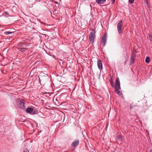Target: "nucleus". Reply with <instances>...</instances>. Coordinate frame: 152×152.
Returning <instances> with one entry per match:
<instances>
[{
    "mask_svg": "<svg viewBox=\"0 0 152 152\" xmlns=\"http://www.w3.org/2000/svg\"><path fill=\"white\" fill-rule=\"evenodd\" d=\"M115 86V92L119 95H122V93L119 91V90L121 89V88L120 87V80L118 77H117L116 78Z\"/></svg>",
    "mask_w": 152,
    "mask_h": 152,
    "instance_id": "f257e3e1",
    "label": "nucleus"
},
{
    "mask_svg": "<svg viewBox=\"0 0 152 152\" xmlns=\"http://www.w3.org/2000/svg\"><path fill=\"white\" fill-rule=\"evenodd\" d=\"M91 32L89 35V39L91 42L93 44L94 41V40L95 38V31L93 29L91 30Z\"/></svg>",
    "mask_w": 152,
    "mask_h": 152,
    "instance_id": "f03ea898",
    "label": "nucleus"
},
{
    "mask_svg": "<svg viewBox=\"0 0 152 152\" xmlns=\"http://www.w3.org/2000/svg\"><path fill=\"white\" fill-rule=\"evenodd\" d=\"M107 39V34L106 33H105L104 34L102 38V40L101 42V44L103 46H104L105 45Z\"/></svg>",
    "mask_w": 152,
    "mask_h": 152,
    "instance_id": "7ed1b4c3",
    "label": "nucleus"
},
{
    "mask_svg": "<svg viewBox=\"0 0 152 152\" xmlns=\"http://www.w3.org/2000/svg\"><path fill=\"white\" fill-rule=\"evenodd\" d=\"M122 24V21H121L118 24V30L119 34H121V33Z\"/></svg>",
    "mask_w": 152,
    "mask_h": 152,
    "instance_id": "20e7f679",
    "label": "nucleus"
},
{
    "mask_svg": "<svg viewBox=\"0 0 152 152\" xmlns=\"http://www.w3.org/2000/svg\"><path fill=\"white\" fill-rule=\"evenodd\" d=\"M97 65L99 69L101 70L102 69V61L100 60L98 61L97 62Z\"/></svg>",
    "mask_w": 152,
    "mask_h": 152,
    "instance_id": "39448f33",
    "label": "nucleus"
},
{
    "mask_svg": "<svg viewBox=\"0 0 152 152\" xmlns=\"http://www.w3.org/2000/svg\"><path fill=\"white\" fill-rule=\"evenodd\" d=\"M24 101V100L22 99H21L19 101L20 107L22 109H24L25 108Z\"/></svg>",
    "mask_w": 152,
    "mask_h": 152,
    "instance_id": "423d86ee",
    "label": "nucleus"
},
{
    "mask_svg": "<svg viewBox=\"0 0 152 152\" xmlns=\"http://www.w3.org/2000/svg\"><path fill=\"white\" fill-rule=\"evenodd\" d=\"M79 143V140H76L72 142L71 144V145L73 147H76Z\"/></svg>",
    "mask_w": 152,
    "mask_h": 152,
    "instance_id": "0eeeda50",
    "label": "nucleus"
},
{
    "mask_svg": "<svg viewBox=\"0 0 152 152\" xmlns=\"http://www.w3.org/2000/svg\"><path fill=\"white\" fill-rule=\"evenodd\" d=\"M33 111H34V108L31 107L28 108L26 110V112L27 113H30L31 115Z\"/></svg>",
    "mask_w": 152,
    "mask_h": 152,
    "instance_id": "6e6552de",
    "label": "nucleus"
},
{
    "mask_svg": "<svg viewBox=\"0 0 152 152\" xmlns=\"http://www.w3.org/2000/svg\"><path fill=\"white\" fill-rule=\"evenodd\" d=\"M134 56L133 55L131 56L130 58V64H132L134 62Z\"/></svg>",
    "mask_w": 152,
    "mask_h": 152,
    "instance_id": "1a4fd4ad",
    "label": "nucleus"
},
{
    "mask_svg": "<svg viewBox=\"0 0 152 152\" xmlns=\"http://www.w3.org/2000/svg\"><path fill=\"white\" fill-rule=\"evenodd\" d=\"M106 1V0H96V1L99 4H102Z\"/></svg>",
    "mask_w": 152,
    "mask_h": 152,
    "instance_id": "9d476101",
    "label": "nucleus"
},
{
    "mask_svg": "<svg viewBox=\"0 0 152 152\" xmlns=\"http://www.w3.org/2000/svg\"><path fill=\"white\" fill-rule=\"evenodd\" d=\"M38 113V111L37 109H34V111H33L32 112V115L37 114Z\"/></svg>",
    "mask_w": 152,
    "mask_h": 152,
    "instance_id": "9b49d317",
    "label": "nucleus"
},
{
    "mask_svg": "<svg viewBox=\"0 0 152 152\" xmlns=\"http://www.w3.org/2000/svg\"><path fill=\"white\" fill-rule=\"evenodd\" d=\"M18 50L22 52H24L26 49L25 48H18Z\"/></svg>",
    "mask_w": 152,
    "mask_h": 152,
    "instance_id": "f8f14e48",
    "label": "nucleus"
},
{
    "mask_svg": "<svg viewBox=\"0 0 152 152\" xmlns=\"http://www.w3.org/2000/svg\"><path fill=\"white\" fill-rule=\"evenodd\" d=\"M145 61L147 63H149L150 61V58L149 57H147L146 58Z\"/></svg>",
    "mask_w": 152,
    "mask_h": 152,
    "instance_id": "ddd939ff",
    "label": "nucleus"
},
{
    "mask_svg": "<svg viewBox=\"0 0 152 152\" xmlns=\"http://www.w3.org/2000/svg\"><path fill=\"white\" fill-rule=\"evenodd\" d=\"M122 139V137L120 135L116 137V140H121Z\"/></svg>",
    "mask_w": 152,
    "mask_h": 152,
    "instance_id": "4468645a",
    "label": "nucleus"
},
{
    "mask_svg": "<svg viewBox=\"0 0 152 152\" xmlns=\"http://www.w3.org/2000/svg\"><path fill=\"white\" fill-rule=\"evenodd\" d=\"M110 84H111V86L113 87H114V82H113L112 79H111V80L110 81Z\"/></svg>",
    "mask_w": 152,
    "mask_h": 152,
    "instance_id": "2eb2a0df",
    "label": "nucleus"
},
{
    "mask_svg": "<svg viewBox=\"0 0 152 152\" xmlns=\"http://www.w3.org/2000/svg\"><path fill=\"white\" fill-rule=\"evenodd\" d=\"M13 32H10L9 31H6L5 32L4 34L6 35H8L10 34H12Z\"/></svg>",
    "mask_w": 152,
    "mask_h": 152,
    "instance_id": "dca6fc26",
    "label": "nucleus"
},
{
    "mask_svg": "<svg viewBox=\"0 0 152 152\" xmlns=\"http://www.w3.org/2000/svg\"><path fill=\"white\" fill-rule=\"evenodd\" d=\"M134 0H129V3L130 4H132L134 3Z\"/></svg>",
    "mask_w": 152,
    "mask_h": 152,
    "instance_id": "f3484780",
    "label": "nucleus"
},
{
    "mask_svg": "<svg viewBox=\"0 0 152 152\" xmlns=\"http://www.w3.org/2000/svg\"><path fill=\"white\" fill-rule=\"evenodd\" d=\"M149 38L151 41H152V36L150 35H149Z\"/></svg>",
    "mask_w": 152,
    "mask_h": 152,
    "instance_id": "a211bd4d",
    "label": "nucleus"
},
{
    "mask_svg": "<svg viewBox=\"0 0 152 152\" xmlns=\"http://www.w3.org/2000/svg\"><path fill=\"white\" fill-rule=\"evenodd\" d=\"M4 13L6 14L7 15H9V13L7 12H4Z\"/></svg>",
    "mask_w": 152,
    "mask_h": 152,
    "instance_id": "6ab92c4d",
    "label": "nucleus"
},
{
    "mask_svg": "<svg viewBox=\"0 0 152 152\" xmlns=\"http://www.w3.org/2000/svg\"><path fill=\"white\" fill-rule=\"evenodd\" d=\"M111 1H112V4H114L115 2V0H111Z\"/></svg>",
    "mask_w": 152,
    "mask_h": 152,
    "instance_id": "aec40b11",
    "label": "nucleus"
},
{
    "mask_svg": "<svg viewBox=\"0 0 152 152\" xmlns=\"http://www.w3.org/2000/svg\"><path fill=\"white\" fill-rule=\"evenodd\" d=\"M146 1H147L146 4L147 5V6L148 7L149 4H148V2L147 0H146Z\"/></svg>",
    "mask_w": 152,
    "mask_h": 152,
    "instance_id": "412c9836",
    "label": "nucleus"
},
{
    "mask_svg": "<svg viewBox=\"0 0 152 152\" xmlns=\"http://www.w3.org/2000/svg\"><path fill=\"white\" fill-rule=\"evenodd\" d=\"M150 152H152V149L151 150Z\"/></svg>",
    "mask_w": 152,
    "mask_h": 152,
    "instance_id": "4be33fe9",
    "label": "nucleus"
},
{
    "mask_svg": "<svg viewBox=\"0 0 152 152\" xmlns=\"http://www.w3.org/2000/svg\"><path fill=\"white\" fill-rule=\"evenodd\" d=\"M132 108V107H131V106H130V108Z\"/></svg>",
    "mask_w": 152,
    "mask_h": 152,
    "instance_id": "5701e85b",
    "label": "nucleus"
},
{
    "mask_svg": "<svg viewBox=\"0 0 152 152\" xmlns=\"http://www.w3.org/2000/svg\"><path fill=\"white\" fill-rule=\"evenodd\" d=\"M132 108V107H131V106H130V108Z\"/></svg>",
    "mask_w": 152,
    "mask_h": 152,
    "instance_id": "b1692460",
    "label": "nucleus"
}]
</instances>
